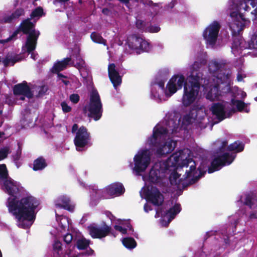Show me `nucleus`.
Listing matches in <instances>:
<instances>
[{
    "mask_svg": "<svg viewBox=\"0 0 257 257\" xmlns=\"http://www.w3.org/2000/svg\"><path fill=\"white\" fill-rule=\"evenodd\" d=\"M112 17H108V18L110 19V18H112Z\"/></svg>",
    "mask_w": 257,
    "mask_h": 257,
    "instance_id": "60",
    "label": "nucleus"
},
{
    "mask_svg": "<svg viewBox=\"0 0 257 257\" xmlns=\"http://www.w3.org/2000/svg\"><path fill=\"white\" fill-rule=\"evenodd\" d=\"M21 156V149L19 148L15 154L12 156L13 160L17 168H19L21 166V163L20 159Z\"/></svg>",
    "mask_w": 257,
    "mask_h": 257,
    "instance_id": "37",
    "label": "nucleus"
},
{
    "mask_svg": "<svg viewBox=\"0 0 257 257\" xmlns=\"http://www.w3.org/2000/svg\"><path fill=\"white\" fill-rule=\"evenodd\" d=\"M67 66H74L76 68L83 78H86L88 75L85 61L80 55L79 48L74 51L70 57H66L61 61H57L51 69V71L52 73L58 74L59 80L66 86L70 84V81L67 80L65 76L59 73V72L66 69Z\"/></svg>",
    "mask_w": 257,
    "mask_h": 257,
    "instance_id": "8",
    "label": "nucleus"
},
{
    "mask_svg": "<svg viewBox=\"0 0 257 257\" xmlns=\"http://www.w3.org/2000/svg\"><path fill=\"white\" fill-rule=\"evenodd\" d=\"M248 2H250V4L253 8L257 5V0H248Z\"/></svg>",
    "mask_w": 257,
    "mask_h": 257,
    "instance_id": "49",
    "label": "nucleus"
},
{
    "mask_svg": "<svg viewBox=\"0 0 257 257\" xmlns=\"http://www.w3.org/2000/svg\"><path fill=\"white\" fill-rule=\"evenodd\" d=\"M119 1L126 4L128 3L130 0H118Z\"/></svg>",
    "mask_w": 257,
    "mask_h": 257,
    "instance_id": "51",
    "label": "nucleus"
},
{
    "mask_svg": "<svg viewBox=\"0 0 257 257\" xmlns=\"http://www.w3.org/2000/svg\"><path fill=\"white\" fill-rule=\"evenodd\" d=\"M126 44L130 49L137 54L148 52L152 48L148 41L137 35H129L127 38Z\"/></svg>",
    "mask_w": 257,
    "mask_h": 257,
    "instance_id": "18",
    "label": "nucleus"
},
{
    "mask_svg": "<svg viewBox=\"0 0 257 257\" xmlns=\"http://www.w3.org/2000/svg\"><path fill=\"white\" fill-rule=\"evenodd\" d=\"M71 132L75 133L74 143L77 151H85L92 145L90 134L85 126H81L78 128V124L75 123L72 127Z\"/></svg>",
    "mask_w": 257,
    "mask_h": 257,
    "instance_id": "15",
    "label": "nucleus"
},
{
    "mask_svg": "<svg viewBox=\"0 0 257 257\" xmlns=\"http://www.w3.org/2000/svg\"><path fill=\"white\" fill-rule=\"evenodd\" d=\"M188 149L180 150L167 160L156 162L148 175L143 176L145 181L163 186L169 181L172 185L183 188L197 181L206 173L199 167L196 169L195 161L190 157Z\"/></svg>",
    "mask_w": 257,
    "mask_h": 257,
    "instance_id": "2",
    "label": "nucleus"
},
{
    "mask_svg": "<svg viewBox=\"0 0 257 257\" xmlns=\"http://www.w3.org/2000/svg\"><path fill=\"white\" fill-rule=\"evenodd\" d=\"M230 16H243L244 12L247 11L248 7L246 3L242 0H230Z\"/></svg>",
    "mask_w": 257,
    "mask_h": 257,
    "instance_id": "21",
    "label": "nucleus"
},
{
    "mask_svg": "<svg viewBox=\"0 0 257 257\" xmlns=\"http://www.w3.org/2000/svg\"><path fill=\"white\" fill-rule=\"evenodd\" d=\"M35 17H30V18H29V17H28V19H27V20H29L30 22L31 23H32L33 25H34V29H35V25H34V23H33L31 21L32 20V18H35ZM37 20H38V18L39 17H37ZM26 20H25V21H24L20 25V27H19V28L17 30H16L15 31H14L13 32V33L8 38L6 39H3V40H0V45L2 44L3 45H4L5 44H6L7 43L11 41H12V40H14L15 39H16V37H17V35L19 33V32L20 31H22L23 32V29L21 28V26H22V24H23V23L26 21Z\"/></svg>",
    "mask_w": 257,
    "mask_h": 257,
    "instance_id": "29",
    "label": "nucleus"
},
{
    "mask_svg": "<svg viewBox=\"0 0 257 257\" xmlns=\"http://www.w3.org/2000/svg\"><path fill=\"white\" fill-rule=\"evenodd\" d=\"M257 219V211L252 210L249 213L244 209L239 210L233 215L229 217L230 224L225 225L221 227L216 232H219L225 227L226 230L223 231V234H220V239H223V238H226L229 245L230 244V238L235 234L236 228L237 226L241 225L244 226L247 222L250 221L252 219Z\"/></svg>",
    "mask_w": 257,
    "mask_h": 257,
    "instance_id": "11",
    "label": "nucleus"
},
{
    "mask_svg": "<svg viewBox=\"0 0 257 257\" xmlns=\"http://www.w3.org/2000/svg\"><path fill=\"white\" fill-rule=\"evenodd\" d=\"M87 108L90 117L95 121L101 118L103 112L102 103L98 91L95 89H93L90 92Z\"/></svg>",
    "mask_w": 257,
    "mask_h": 257,
    "instance_id": "17",
    "label": "nucleus"
},
{
    "mask_svg": "<svg viewBox=\"0 0 257 257\" xmlns=\"http://www.w3.org/2000/svg\"><path fill=\"white\" fill-rule=\"evenodd\" d=\"M21 124L22 127L27 128L33 125V117L31 113L28 110H24L22 113Z\"/></svg>",
    "mask_w": 257,
    "mask_h": 257,
    "instance_id": "28",
    "label": "nucleus"
},
{
    "mask_svg": "<svg viewBox=\"0 0 257 257\" xmlns=\"http://www.w3.org/2000/svg\"><path fill=\"white\" fill-rule=\"evenodd\" d=\"M17 17H3V21L5 23H11Z\"/></svg>",
    "mask_w": 257,
    "mask_h": 257,
    "instance_id": "46",
    "label": "nucleus"
},
{
    "mask_svg": "<svg viewBox=\"0 0 257 257\" xmlns=\"http://www.w3.org/2000/svg\"><path fill=\"white\" fill-rule=\"evenodd\" d=\"M220 29V24L213 21L203 31L202 36L207 48H215Z\"/></svg>",
    "mask_w": 257,
    "mask_h": 257,
    "instance_id": "19",
    "label": "nucleus"
},
{
    "mask_svg": "<svg viewBox=\"0 0 257 257\" xmlns=\"http://www.w3.org/2000/svg\"><path fill=\"white\" fill-rule=\"evenodd\" d=\"M140 194H141V196L142 195V191H140Z\"/></svg>",
    "mask_w": 257,
    "mask_h": 257,
    "instance_id": "59",
    "label": "nucleus"
},
{
    "mask_svg": "<svg viewBox=\"0 0 257 257\" xmlns=\"http://www.w3.org/2000/svg\"><path fill=\"white\" fill-rule=\"evenodd\" d=\"M135 18L136 28L140 31L146 32L150 18L135 17Z\"/></svg>",
    "mask_w": 257,
    "mask_h": 257,
    "instance_id": "30",
    "label": "nucleus"
},
{
    "mask_svg": "<svg viewBox=\"0 0 257 257\" xmlns=\"http://www.w3.org/2000/svg\"><path fill=\"white\" fill-rule=\"evenodd\" d=\"M56 219L58 223L57 229L62 232L69 228L70 220L66 216L59 215L58 210L64 209L70 212L74 211L75 204L71 200L70 197L67 195H61L54 200Z\"/></svg>",
    "mask_w": 257,
    "mask_h": 257,
    "instance_id": "12",
    "label": "nucleus"
},
{
    "mask_svg": "<svg viewBox=\"0 0 257 257\" xmlns=\"http://www.w3.org/2000/svg\"><path fill=\"white\" fill-rule=\"evenodd\" d=\"M84 18V20L86 18H87V17H83Z\"/></svg>",
    "mask_w": 257,
    "mask_h": 257,
    "instance_id": "58",
    "label": "nucleus"
},
{
    "mask_svg": "<svg viewBox=\"0 0 257 257\" xmlns=\"http://www.w3.org/2000/svg\"><path fill=\"white\" fill-rule=\"evenodd\" d=\"M61 2H66L68 1L69 0H59Z\"/></svg>",
    "mask_w": 257,
    "mask_h": 257,
    "instance_id": "54",
    "label": "nucleus"
},
{
    "mask_svg": "<svg viewBox=\"0 0 257 257\" xmlns=\"http://www.w3.org/2000/svg\"><path fill=\"white\" fill-rule=\"evenodd\" d=\"M146 4L148 6L151 7L154 10L155 12H158L159 11L160 9L162 8L161 4L160 3H154L151 1H148L146 2Z\"/></svg>",
    "mask_w": 257,
    "mask_h": 257,
    "instance_id": "41",
    "label": "nucleus"
},
{
    "mask_svg": "<svg viewBox=\"0 0 257 257\" xmlns=\"http://www.w3.org/2000/svg\"><path fill=\"white\" fill-rule=\"evenodd\" d=\"M69 22L67 24V31L69 33L76 34L84 33L87 29L84 25L85 22L81 20L82 17H68Z\"/></svg>",
    "mask_w": 257,
    "mask_h": 257,
    "instance_id": "20",
    "label": "nucleus"
},
{
    "mask_svg": "<svg viewBox=\"0 0 257 257\" xmlns=\"http://www.w3.org/2000/svg\"><path fill=\"white\" fill-rule=\"evenodd\" d=\"M106 216L109 218V219L111 220V222L114 221L115 219V217L112 214V213L109 211H106L105 213Z\"/></svg>",
    "mask_w": 257,
    "mask_h": 257,
    "instance_id": "47",
    "label": "nucleus"
},
{
    "mask_svg": "<svg viewBox=\"0 0 257 257\" xmlns=\"http://www.w3.org/2000/svg\"><path fill=\"white\" fill-rule=\"evenodd\" d=\"M90 38L91 40L98 44H103L104 46L106 45V40L102 38L101 35L95 32L92 33L90 35Z\"/></svg>",
    "mask_w": 257,
    "mask_h": 257,
    "instance_id": "34",
    "label": "nucleus"
},
{
    "mask_svg": "<svg viewBox=\"0 0 257 257\" xmlns=\"http://www.w3.org/2000/svg\"><path fill=\"white\" fill-rule=\"evenodd\" d=\"M47 166L45 159L42 157H40L34 160L33 169L34 171H41L44 169Z\"/></svg>",
    "mask_w": 257,
    "mask_h": 257,
    "instance_id": "31",
    "label": "nucleus"
},
{
    "mask_svg": "<svg viewBox=\"0 0 257 257\" xmlns=\"http://www.w3.org/2000/svg\"><path fill=\"white\" fill-rule=\"evenodd\" d=\"M246 77V74L244 71L242 69L238 70L236 79L238 82H241L243 80V78Z\"/></svg>",
    "mask_w": 257,
    "mask_h": 257,
    "instance_id": "44",
    "label": "nucleus"
},
{
    "mask_svg": "<svg viewBox=\"0 0 257 257\" xmlns=\"http://www.w3.org/2000/svg\"><path fill=\"white\" fill-rule=\"evenodd\" d=\"M90 235L94 238L101 239L107 236L111 231V228L107 225L103 226H91L88 227Z\"/></svg>",
    "mask_w": 257,
    "mask_h": 257,
    "instance_id": "23",
    "label": "nucleus"
},
{
    "mask_svg": "<svg viewBox=\"0 0 257 257\" xmlns=\"http://www.w3.org/2000/svg\"><path fill=\"white\" fill-rule=\"evenodd\" d=\"M84 175H87V172H86V171H85V172H84Z\"/></svg>",
    "mask_w": 257,
    "mask_h": 257,
    "instance_id": "56",
    "label": "nucleus"
},
{
    "mask_svg": "<svg viewBox=\"0 0 257 257\" xmlns=\"http://www.w3.org/2000/svg\"><path fill=\"white\" fill-rule=\"evenodd\" d=\"M7 192L10 195L7 202L9 211L17 219V225L22 228H29L36 218L39 202L21 184L11 178L4 182Z\"/></svg>",
    "mask_w": 257,
    "mask_h": 257,
    "instance_id": "3",
    "label": "nucleus"
},
{
    "mask_svg": "<svg viewBox=\"0 0 257 257\" xmlns=\"http://www.w3.org/2000/svg\"><path fill=\"white\" fill-rule=\"evenodd\" d=\"M206 64L204 59L194 62L189 67L188 82L180 73L174 74L169 79L166 87L170 96L183 87L182 103L185 107L192 105L191 109L182 121L178 115L170 114L154 127L152 135L145 142L146 147L140 149L134 156V166L130 163L136 175L140 176L146 171L153 154L161 158L173 152L178 141L175 137L185 138L194 126L200 130L206 127L208 121L205 117V110L202 104L197 101L200 86L203 88L206 99L210 101L219 100L224 94L230 92L233 77L229 63L222 59L210 61L207 76L204 75Z\"/></svg>",
    "mask_w": 257,
    "mask_h": 257,
    "instance_id": "1",
    "label": "nucleus"
},
{
    "mask_svg": "<svg viewBox=\"0 0 257 257\" xmlns=\"http://www.w3.org/2000/svg\"><path fill=\"white\" fill-rule=\"evenodd\" d=\"M254 11L255 12V15H257V8L255 9Z\"/></svg>",
    "mask_w": 257,
    "mask_h": 257,
    "instance_id": "55",
    "label": "nucleus"
},
{
    "mask_svg": "<svg viewBox=\"0 0 257 257\" xmlns=\"http://www.w3.org/2000/svg\"><path fill=\"white\" fill-rule=\"evenodd\" d=\"M69 99L71 102L76 104L79 102L80 96L78 94L73 93L70 95Z\"/></svg>",
    "mask_w": 257,
    "mask_h": 257,
    "instance_id": "42",
    "label": "nucleus"
},
{
    "mask_svg": "<svg viewBox=\"0 0 257 257\" xmlns=\"http://www.w3.org/2000/svg\"><path fill=\"white\" fill-rule=\"evenodd\" d=\"M11 152L8 146L3 147L0 148V161L6 159Z\"/></svg>",
    "mask_w": 257,
    "mask_h": 257,
    "instance_id": "36",
    "label": "nucleus"
},
{
    "mask_svg": "<svg viewBox=\"0 0 257 257\" xmlns=\"http://www.w3.org/2000/svg\"><path fill=\"white\" fill-rule=\"evenodd\" d=\"M76 245L79 249H84L89 245V242L83 238H81V233L78 236L76 241Z\"/></svg>",
    "mask_w": 257,
    "mask_h": 257,
    "instance_id": "35",
    "label": "nucleus"
},
{
    "mask_svg": "<svg viewBox=\"0 0 257 257\" xmlns=\"http://www.w3.org/2000/svg\"><path fill=\"white\" fill-rule=\"evenodd\" d=\"M247 54H248L249 55H250L252 57H257V52L256 51L253 52L252 54L250 52H248Z\"/></svg>",
    "mask_w": 257,
    "mask_h": 257,
    "instance_id": "50",
    "label": "nucleus"
},
{
    "mask_svg": "<svg viewBox=\"0 0 257 257\" xmlns=\"http://www.w3.org/2000/svg\"><path fill=\"white\" fill-rule=\"evenodd\" d=\"M231 20L228 23L230 30L233 36V42L231 46V52L235 57L244 56L242 54L243 50L246 49H257V17H254L253 20L254 27L253 32L250 38V41L246 43L242 37L240 36L241 32L247 26L250 21L245 17H230Z\"/></svg>",
    "mask_w": 257,
    "mask_h": 257,
    "instance_id": "5",
    "label": "nucleus"
},
{
    "mask_svg": "<svg viewBox=\"0 0 257 257\" xmlns=\"http://www.w3.org/2000/svg\"><path fill=\"white\" fill-rule=\"evenodd\" d=\"M114 228L123 234H133L137 237L136 233H134L132 225L128 221H120L119 224L115 225Z\"/></svg>",
    "mask_w": 257,
    "mask_h": 257,
    "instance_id": "26",
    "label": "nucleus"
},
{
    "mask_svg": "<svg viewBox=\"0 0 257 257\" xmlns=\"http://www.w3.org/2000/svg\"><path fill=\"white\" fill-rule=\"evenodd\" d=\"M13 91L15 95H18L17 99L21 100H24L26 97L30 98L33 96V93L26 81L15 85Z\"/></svg>",
    "mask_w": 257,
    "mask_h": 257,
    "instance_id": "22",
    "label": "nucleus"
},
{
    "mask_svg": "<svg viewBox=\"0 0 257 257\" xmlns=\"http://www.w3.org/2000/svg\"><path fill=\"white\" fill-rule=\"evenodd\" d=\"M123 245L127 249H132L136 247L137 242L133 237H126L122 239Z\"/></svg>",
    "mask_w": 257,
    "mask_h": 257,
    "instance_id": "33",
    "label": "nucleus"
},
{
    "mask_svg": "<svg viewBox=\"0 0 257 257\" xmlns=\"http://www.w3.org/2000/svg\"><path fill=\"white\" fill-rule=\"evenodd\" d=\"M256 202L257 200L252 194H244L240 196L239 199L237 200L236 203L237 205H246L251 209L254 207V205H257Z\"/></svg>",
    "mask_w": 257,
    "mask_h": 257,
    "instance_id": "25",
    "label": "nucleus"
},
{
    "mask_svg": "<svg viewBox=\"0 0 257 257\" xmlns=\"http://www.w3.org/2000/svg\"><path fill=\"white\" fill-rule=\"evenodd\" d=\"M8 175L6 165H0V180L6 178Z\"/></svg>",
    "mask_w": 257,
    "mask_h": 257,
    "instance_id": "38",
    "label": "nucleus"
},
{
    "mask_svg": "<svg viewBox=\"0 0 257 257\" xmlns=\"http://www.w3.org/2000/svg\"><path fill=\"white\" fill-rule=\"evenodd\" d=\"M160 21L157 19V17H152L149 18L148 23V26L146 32L155 33L159 32L161 28L160 27Z\"/></svg>",
    "mask_w": 257,
    "mask_h": 257,
    "instance_id": "27",
    "label": "nucleus"
},
{
    "mask_svg": "<svg viewBox=\"0 0 257 257\" xmlns=\"http://www.w3.org/2000/svg\"><path fill=\"white\" fill-rule=\"evenodd\" d=\"M167 79L166 77L159 74L151 83L150 97L158 103L166 101L171 97L167 87H164Z\"/></svg>",
    "mask_w": 257,
    "mask_h": 257,
    "instance_id": "14",
    "label": "nucleus"
},
{
    "mask_svg": "<svg viewBox=\"0 0 257 257\" xmlns=\"http://www.w3.org/2000/svg\"><path fill=\"white\" fill-rule=\"evenodd\" d=\"M21 28L23 33L27 35L26 41L22 46V51L23 53L27 52L31 54V58L36 60L38 58V54L34 51L36 49L40 32L34 29V25L28 20L22 24Z\"/></svg>",
    "mask_w": 257,
    "mask_h": 257,
    "instance_id": "13",
    "label": "nucleus"
},
{
    "mask_svg": "<svg viewBox=\"0 0 257 257\" xmlns=\"http://www.w3.org/2000/svg\"><path fill=\"white\" fill-rule=\"evenodd\" d=\"M21 61L20 56L18 55L7 56L3 60V63L5 67L9 65H14L16 62Z\"/></svg>",
    "mask_w": 257,
    "mask_h": 257,
    "instance_id": "32",
    "label": "nucleus"
},
{
    "mask_svg": "<svg viewBox=\"0 0 257 257\" xmlns=\"http://www.w3.org/2000/svg\"><path fill=\"white\" fill-rule=\"evenodd\" d=\"M108 75L110 81L115 89L121 83V76L119 75L118 72L116 69L113 63L110 64L108 66Z\"/></svg>",
    "mask_w": 257,
    "mask_h": 257,
    "instance_id": "24",
    "label": "nucleus"
},
{
    "mask_svg": "<svg viewBox=\"0 0 257 257\" xmlns=\"http://www.w3.org/2000/svg\"><path fill=\"white\" fill-rule=\"evenodd\" d=\"M45 14H46L44 13L43 9L41 7H39L32 12L30 16H42Z\"/></svg>",
    "mask_w": 257,
    "mask_h": 257,
    "instance_id": "39",
    "label": "nucleus"
},
{
    "mask_svg": "<svg viewBox=\"0 0 257 257\" xmlns=\"http://www.w3.org/2000/svg\"><path fill=\"white\" fill-rule=\"evenodd\" d=\"M226 140H216L213 144L214 159L211 166L208 168V173H212L221 169L223 167L230 165L235 159L236 153L242 151L244 144L240 141H235L227 147Z\"/></svg>",
    "mask_w": 257,
    "mask_h": 257,
    "instance_id": "6",
    "label": "nucleus"
},
{
    "mask_svg": "<svg viewBox=\"0 0 257 257\" xmlns=\"http://www.w3.org/2000/svg\"><path fill=\"white\" fill-rule=\"evenodd\" d=\"M80 235L79 232H73V233H67L63 236L64 242L70 248L71 246L74 248L76 245V239ZM53 257H75L71 255V249L66 250L65 252L62 248V243L57 240H55L53 244ZM46 257H50L47 256Z\"/></svg>",
    "mask_w": 257,
    "mask_h": 257,
    "instance_id": "16",
    "label": "nucleus"
},
{
    "mask_svg": "<svg viewBox=\"0 0 257 257\" xmlns=\"http://www.w3.org/2000/svg\"><path fill=\"white\" fill-rule=\"evenodd\" d=\"M53 3H54V4L56 5L59 3V2L57 0H56V1H54Z\"/></svg>",
    "mask_w": 257,
    "mask_h": 257,
    "instance_id": "53",
    "label": "nucleus"
},
{
    "mask_svg": "<svg viewBox=\"0 0 257 257\" xmlns=\"http://www.w3.org/2000/svg\"><path fill=\"white\" fill-rule=\"evenodd\" d=\"M144 193L147 201L144 206L145 212L148 213L149 211L153 210V207L155 206V217L157 218L160 216L161 217L160 222L162 226H168L175 216L181 211L180 204L175 203L173 205V201L171 202L172 207L165 211L163 207L160 206L164 201V197L157 188L153 186L150 188L149 187L147 190H144Z\"/></svg>",
    "mask_w": 257,
    "mask_h": 257,
    "instance_id": "4",
    "label": "nucleus"
},
{
    "mask_svg": "<svg viewBox=\"0 0 257 257\" xmlns=\"http://www.w3.org/2000/svg\"><path fill=\"white\" fill-rule=\"evenodd\" d=\"M102 14L104 15H109L111 14L110 11L107 8L103 9L102 10Z\"/></svg>",
    "mask_w": 257,
    "mask_h": 257,
    "instance_id": "48",
    "label": "nucleus"
},
{
    "mask_svg": "<svg viewBox=\"0 0 257 257\" xmlns=\"http://www.w3.org/2000/svg\"><path fill=\"white\" fill-rule=\"evenodd\" d=\"M79 185L90 191V204L95 206L98 201L100 199H108L114 196H118L124 192V188L120 183H114L103 189H98L95 185L87 186L84 182L78 178Z\"/></svg>",
    "mask_w": 257,
    "mask_h": 257,
    "instance_id": "10",
    "label": "nucleus"
},
{
    "mask_svg": "<svg viewBox=\"0 0 257 257\" xmlns=\"http://www.w3.org/2000/svg\"><path fill=\"white\" fill-rule=\"evenodd\" d=\"M2 112H3L2 110H0V114H1L2 113ZM4 135V134L3 133H2L0 132V138L2 137Z\"/></svg>",
    "mask_w": 257,
    "mask_h": 257,
    "instance_id": "52",
    "label": "nucleus"
},
{
    "mask_svg": "<svg viewBox=\"0 0 257 257\" xmlns=\"http://www.w3.org/2000/svg\"><path fill=\"white\" fill-rule=\"evenodd\" d=\"M246 96V93L237 87L232 88V98L231 102L222 101L221 102L213 103L210 107L212 117L216 119L213 123H217L226 117H230L236 110L240 112L248 113L250 111L247 107V103L237 98L244 99Z\"/></svg>",
    "mask_w": 257,
    "mask_h": 257,
    "instance_id": "7",
    "label": "nucleus"
},
{
    "mask_svg": "<svg viewBox=\"0 0 257 257\" xmlns=\"http://www.w3.org/2000/svg\"><path fill=\"white\" fill-rule=\"evenodd\" d=\"M48 90V88L46 86H39L37 88V90L38 91V94L37 96L40 97L43 95H44Z\"/></svg>",
    "mask_w": 257,
    "mask_h": 257,
    "instance_id": "43",
    "label": "nucleus"
},
{
    "mask_svg": "<svg viewBox=\"0 0 257 257\" xmlns=\"http://www.w3.org/2000/svg\"><path fill=\"white\" fill-rule=\"evenodd\" d=\"M25 14L24 10L22 8H19L15 11L12 16H22Z\"/></svg>",
    "mask_w": 257,
    "mask_h": 257,
    "instance_id": "45",
    "label": "nucleus"
},
{
    "mask_svg": "<svg viewBox=\"0 0 257 257\" xmlns=\"http://www.w3.org/2000/svg\"><path fill=\"white\" fill-rule=\"evenodd\" d=\"M254 100H255L256 101H257V97H255V98H254Z\"/></svg>",
    "mask_w": 257,
    "mask_h": 257,
    "instance_id": "57",
    "label": "nucleus"
},
{
    "mask_svg": "<svg viewBox=\"0 0 257 257\" xmlns=\"http://www.w3.org/2000/svg\"><path fill=\"white\" fill-rule=\"evenodd\" d=\"M224 227L219 232L214 230L207 231L204 236V241L201 250L196 252L194 257H213L214 253L217 250L221 251L229 245L226 238L220 239V234L226 230Z\"/></svg>",
    "mask_w": 257,
    "mask_h": 257,
    "instance_id": "9",
    "label": "nucleus"
},
{
    "mask_svg": "<svg viewBox=\"0 0 257 257\" xmlns=\"http://www.w3.org/2000/svg\"><path fill=\"white\" fill-rule=\"evenodd\" d=\"M60 105L63 112L65 113L70 112L72 110V107L65 101L61 102Z\"/></svg>",
    "mask_w": 257,
    "mask_h": 257,
    "instance_id": "40",
    "label": "nucleus"
}]
</instances>
